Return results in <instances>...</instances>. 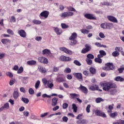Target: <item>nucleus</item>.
I'll list each match as a JSON object with an SVG mask.
<instances>
[{"instance_id":"f257e3e1","label":"nucleus","mask_w":124,"mask_h":124,"mask_svg":"<svg viewBox=\"0 0 124 124\" xmlns=\"http://www.w3.org/2000/svg\"><path fill=\"white\" fill-rule=\"evenodd\" d=\"M103 90L105 92H108V94L110 95H115L118 92L117 89V85L116 84L113 83L111 82H106L103 83Z\"/></svg>"},{"instance_id":"f03ea898","label":"nucleus","mask_w":124,"mask_h":124,"mask_svg":"<svg viewBox=\"0 0 124 124\" xmlns=\"http://www.w3.org/2000/svg\"><path fill=\"white\" fill-rule=\"evenodd\" d=\"M42 82L43 84H44L46 88H48V89H50L51 90L53 89V87H54V83L53 82V80H47L46 78H44L42 79Z\"/></svg>"},{"instance_id":"7ed1b4c3","label":"nucleus","mask_w":124,"mask_h":124,"mask_svg":"<svg viewBox=\"0 0 124 124\" xmlns=\"http://www.w3.org/2000/svg\"><path fill=\"white\" fill-rule=\"evenodd\" d=\"M78 35L76 32H74L72 34L71 36L69 37V39L71 41V45L74 46L76 45L77 43V41L76 40L77 38Z\"/></svg>"},{"instance_id":"20e7f679","label":"nucleus","mask_w":124,"mask_h":124,"mask_svg":"<svg viewBox=\"0 0 124 124\" xmlns=\"http://www.w3.org/2000/svg\"><path fill=\"white\" fill-rule=\"evenodd\" d=\"M105 65L106 66L103 67L104 70L109 71V70H113V69H115V66L113 65L112 63H107L105 64Z\"/></svg>"},{"instance_id":"39448f33","label":"nucleus","mask_w":124,"mask_h":124,"mask_svg":"<svg viewBox=\"0 0 124 124\" xmlns=\"http://www.w3.org/2000/svg\"><path fill=\"white\" fill-rule=\"evenodd\" d=\"M49 12L48 11H44L41 12L39 15V17L41 20L47 19L49 16Z\"/></svg>"},{"instance_id":"423d86ee","label":"nucleus","mask_w":124,"mask_h":124,"mask_svg":"<svg viewBox=\"0 0 124 124\" xmlns=\"http://www.w3.org/2000/svg\"><path fill=\"white\" fill-rule=\"evenodd\" d=\"M74 15V13L72 12H65L61 14L60 15L62 18H66L67 17H71Z\"/></svg>"},{"instance_id":"0eeeda50","label":"nucleus","mask_w":124,"mask_h":124,"mask_svg":"<svg viewBox=\"0 0 124 124\" xmlns=\"http://www.w3.org/2000/svg\"><path fill=\"white\" fill-rule=\"evenodd\" d=\"M39 62H41V63H44V64H47L49 61H48V59L46 58L45 57H39L37 59Z\"/></svg>"},{"instance_id":"6e6552de","label":"nucleus","mask_w":124,"mask_h":124,"mask_svg":"<svg viewBox=\"0 0 124 124\" xmlns=\"http://www.w3.org/2000/svg\"><path fill=\"white\" fill-rule=\"evenodd\" d=\"M59 50L66 53V54H68V55H72V54H73V52L72 51L69 50L65 47H60Z\"/></svg>"},{"instance_id":"1a4fd4ad","label":"nucleus","mask_w":124,"mask_h":124,"mask_svg":"<svg viewBox=\"0 0 124 124\" xmlns=\"http://www.w3.org/2000/svg\"><path fill=\"white\" fill-rule=\"evenodd\" d=\"M85 18L88 19V20H96V17L94 16L93 14H86L84 15Z\"/></svg>"},{"instance_id":"9d476101","label":"nucleus","mask_w":124,"mask_h":124,"mask_svg":"<svg viewBox=\"0 0 124 124\" xmlns=\"http://www.w3.org/2000/svg\"><path fill=\"white\" fill-rule=\"evenodd\" d=\"M107 19L110 22H112V23H118V19L115 17L112 16H108Z\"/></svg>"},{"instance_id":"9b49d317","label":"nucleus","mask_w":124,"mask_h":124,"mask_svg":"<svg viewBox=\"0 0 124 124\" xmlns=\"http://www.w3.org/2000/svg\"><path fill=\"white\" fill-rule=\"evenodd\" d=\"M95 113V114L97 115V116H100V117H102L103 118H107V117L105 113L102 112L99 110H96Z\"/></svg>"},{"instance_id":"f8f14e48","label":"nucleus","mask_w":124,"mask_h":124,"mask_svg":"<svg viewBox=\"0 0 124 124\" xmlns=\"http://www.w3.org/2000/svg\"><path fill=\"white\" fill-rule=\"evenodd\" d=\"M43 55H46V56H48V57H52V56H53V54H52L50 50L48 49H45L43 50Z\"/></svg>"},{"instance_id":"ddd939ff","label":"nucleus","mask_w":124,"mask_h":124,"mask_svg":"<svg viewBox=\"0 0 124 124\" xmlns=\"http://www.w3.org/2000/svg\"><path fill=\"white\" fill-rule=\"evenodd\" d=\"M19 90L18 88H16L15 89L14 92L13 93V97L15 99H17L19 97V93L18 92Z\"/></svg>"},{"instance_id":"4468645a","label":"nucleus","mask_w":124,"mask_h":124,"mask_svg":"<svg viewBox=\"0 0 124 124\" xmlns=\"http://www.w3.org/2000/svg\"><path fill=\"white\" fill-rule=\"evenodd\" d=\"M60 61H62V62H70L71 61V59L70 57H66L64 56H62L60 58Z\"/></svg>"},{"instance_id":"2eb2a0df","label":"nucleus","mask_w":124,"mask_h":124,"mask_svg":"<svg viewBox=\"0 0 124 124\" xmlns=\"http://www.w3.org/2000/svg\"><path fill=\"white\" fill-rule=\"evenodd\" d=\"M74 76L78 79V80H83V77H82V73H74Z\"/></svg>"},{"instance_id":"dca6fc26","label":"nucleus","mask_w":124,"mask_h":124,"mask_svg":"<svg viewBox=\"0 0 124 124\" xmlns=\"http://www.w3.org/2000/svg\"><path fill=\"white\" fill-rule=\"evenodd\" d=\"M85 47L86 48L81 50V53H82V54L88 53V52H89L91 50V46H90L88 45H85Z\"/></svg>"},{"instance_id":"f3484780","label":"nucleus","mask_w":124,"mask_h":124,"mask_svg":"<svg viewBox=\"0 0 124 124\" xmlns=\"http://www.w3.org/2000/svg\"><path fill=\"white\" fill-rule=\"evenodd\" d=\"M18 33L21 37L25 38L27 36V33L23 30L18 31Z\"/></svg>"},{"instance_id":"a211bd4d","label":"nucleus","mask_w":124,"mask_h":124,"mask_svg":"<svg viewBox=\"0 0 124 124\" xmlns=\"http://www.w3.org/2000/svg\"><path fill=\"white\" fill-rule=\"evenodd\" d=\"M38 70L41 73H45L46 71V68L43 66L39 65L38 67Z\"/></svg>"},{"instance_id":"6ab92c4d","label":"nucleus","mask_w":124,"mask_h":124,"mask_svg":"<svg viewBox=\"0 0 124 124\" xmlns=\"http://www.w3.org/2000/svg\"><path fill=\"white\" fill-rule=\"evenodd\" d=\"M79 89L81 91V92H83V93H85V94H87V93H88V89H87L86 87L80 85Z\"/></svg>"},{"instance_id":"aec40b11","label":"nucleus","mask_w":124,"mask_h":124,"mask_svg":"<svg viewBox=\"0 0 124 124\" xmlns=\"http://www.w3.org/2000/svg\"><path fill=\"white\" fill-rule=\"evenodd\" d=\"M77 97H80V95L79 94L70 93V98H72L73 99H76Z\"/></svg>"},{"instance_id":"412c9836","label":"nucleus","mask_w":124,"mask_h":124,"mask_svg":"<svg viewBox=\"0 0 124 124\" xmlns=\"http://www.w3.org/2000/svg\"><path fill=\"white\" fill-rule=\"evenodd\" d=\"M87 123L88 121L85 119H79L77 121V124H87Z\"/></svg>"},{"instance_id":"4be33fe9","label":"nucleus","mask_w":124,"mask_h":124,"mask_svg":"<svg viewBox=\"0 0 124 124\" xmlns=\"http://www.w3.org/2000/svg\"><path fill=\"white\" fill-rule=\"evenodd\" d=\"M114 81H117V82H124V78H123L122 77L118 76L115 77L114 78Z\"/></svg>"},{"instance_id":"5701e85b","label":"nucleus","mask_w":124,"mask_h":124,"mask_svg":"<svg viewBox=\"0 0 124 124\" xmlns=\"http://www.w3.org/2000/svg\"><path fill=\"white\" fill-rule=\"evenodd\" d=\"M109 117L110 118H112V119H116V117L118 116V112H114L113 113L110 112V113L109 114Z\"/></svg>"},{"instance_id":"b1692460","label":"nucleus","mask_w":124,"mask_h":124,"mask_svg":"<svg viewBox=\"0 0 124 124\" xmlns=\"http://www.w3.org/2000/svg\"><path fill=\"white\" fill-rule=\"evenodd\" d=\"M54 30L57 34H62V31L61 29L58 28H54Z\"/></svg>"},{"instance_id":"393cba45","label":"nucleus","mask_w":124,"mask_h":124,"mask_svg":"<svg viewBox=\"0 0 124 124\" xmlns=\"http://www.w3.org/2000/svg\"><path fill=\"white\" fill-rule=\"evenodd\" d=\"M27 63L28 64V65H35V64H36V61H29L27 62Z\"/></svg>"},{"instance_id":"a878e982","label":"nucleus","mask_w":124,"mask_h":124,"mask_svg":"<svg viewBox=\"0 0 124 124\" xmlns=\"http://www.w3.org/2000/svg\"><path fill=\"white\" fill-rule=\"evenodd\" d=\"M57 82H58V83H62V82H65V78L63 77H60L56 79Z\"/></svg>"},{"instance_id":"bb28decb","label":"nucleus","mask_w":124,"mask_h":124,"mask_svg":"<svg viewBox=\"0 0 124 124\" xmlns=\"http://www.w3.org/2000/svg\"><path fill=\"white\" fill-rule=\"evenodd\" d=\"M1 42H2L3 44H7V43H10L11 41L8 39H3L1 40Z\"/></svg>"},{"instance_id":"cd10ccee","label":"nucleus","mask_w":124,"mask_h":124,"mask_svg":"<svg viewBox=\"0 0 124 124\" xmlns=\"http://www.w3.org/2000/svg\"><path fill=\"white\" fill-rule=\"evenodd\" d=\"M107 29H113L114 28V25L112 23H106Z\"/></svg>"},{"instance_id":"c85d7f7f","label":"nucleus","mask_w":124,"mask_h":124,"mask_svg":"<svg viewBox=\"0 0 124 124\" xmlns=\"http://www.w3.org/2000/svg\"><path fill=\"white\" fill-rule=\"evenodd\" d=\"M57 102H58V98H53L52 100V106H56V105H57Z\"/></svg>"},{"instance_id":"c756f323","label":"nucleus","mask_w":124,"mask_h":124,"mask_svg":"<svg viewBox=\"0 0 124 124\" xmlns=\"http://www.w3.org/2000/svg\"><path fill=\"white\" fill-rule=\"evenodd\" d=\"M89 70L90 73H91L93 75L95 74L96 72V70L95 69V68L93 67H90Z\"/></svg>"},{"instance_id":"7c9ffc66","label":"nucleus","mask_w":124,"mask_h":124,"mask_svg":"<svg viewBox=\"0 0 124 124\" xmlns=\"http://www.w3.org/2000/svg\"><path fill=\"white\" fill-rule=\"evenodd\" d=\"M109 110H108V113H112V110L114 109V104L108 106Z\"/></svg>"},{"instance_id":"2f4dec72","label":"nucleus","mask_w":124,"mask_h":124,"mask_svg":"<svg viewBox=\"0 0 124 124\" xmlns=\"http://www.w3.org/2000/svg\"><path fill=\"white\" fill-rule=\"evenodd\" d=\"M80 31L82 33H83V34H88V33L90 32V31L84 29L80 30Z\"/></svg>"},{"instance_id":"473e14b6","label":"nucleus","mask_w":124,"mask_h":124,"mask_svg":"<svg viewBox=\"0 0 124 124\" xmlns=\"http://www.w3.org/2000/svg\"><path fill=\"white\" fill-rule=\"evenodd\" d=\"M21 101L24 102V103H25V104H28L29 102H30V100L29 99L25 98V97H22L21 98Z\"/></svg>"},{"instance_id":"72a5a7b5","label":"nucleus","mask_w":124,"mask_h":124,"mask_svg":"<svg viewBox=\"0 0 124 124\" xmlns=\"http://www.w3.org/2000/svg\"><path fill=\"white\" fill-rule=\"evenodd\" d=\"M85 61L87 64H88L89 65H92V64H93V60H92V59L86 58Z\"/></svg>"},{"instance_id":"f704fd0d","label":"nucleus","mask_w":124,"mask_h":124,"mask_svg":"<svg viewBox=\"0 0 124 124\" xmlns=\"http://www.w3.org/2000/svg\"><path fill=\"white\" fill-rule=\"evenodd\" d=\"M112 124H124V120H120L116 122H114Z\"/></svg>"},{"instance_id":"c9c22d12","label":"nucleus","mask_w":124,"mask_h":124,"mask_svg":"<svg viewBox=\"0 0 124 124\" xmlns=\"http://www.w3.org/2000/svg\"><path fill=\"white\" fill-rule=\"evenodd\" d=\"M103 101H104V99L100 97L97 98L95 99V102L97 103H100V102H103Z\"/></svg>"},{"instance_id":"e433bc0d","label":"nucleus","mask_w":124,"mask_h":124,"mask_svg":"<svg viewBox=\"0 0 124 124\" xmlns=\"http://www.w3.org/2000/svg\"><path fill=\"white\" fill-rule=\"evenodd\" d=\"M32 23H34L35 25H40V24H41V21L34 19L32 20Z\"/></svg>"},{"instance_id":"4c0bfd02","label":"nucleus","mask_w":124,"mask_h":124,"mask_svg":"<svg viewBox=\"0 0 124 124\" xmlns=\"http://www.w3.org/2000/svg\"><path fill=\"white\" fill-rule=\"evenodd\" d=\"M87 59H89L90 60H93L94 59V56L92 54H88L87 55Z\"/></svg>"},{"instance_id":"58836bf2","label":"nucleus","mask_w":124,"mask_h":124,"mask_svg":"<svg viewBox=\"0 0 124 124\" xmlns=\"http://www.w3.org/2000/svg\"><path fill=\"white\" fill-rule=\"evenodd\" d=\"M94 62H97L98 63H102V60L101 58H95Z\"/></svg>"},{"instance_id":"ea45409f","label":"nucleus","mask_w":124,"mask_h":124,"mask_svg":"<svg viewBox=\"0 0 124 124\" xmlns=\"http://www.w3.org/2000/svg\"><path fill=\"white\" fill-rule=\"evenodd\" d=\"M124 70V65H122L120 66V68L118 69V71L119 73H123Z\"/></svg>"},{"instance_id":"a19ab883","label":"nucleus","mask_w":124,"mask_h":124,"mask_svg":"<svg viewBox=\"0 0 124 124\" xmlns=\"http://www.w3.org/2000/svg\"><path fill=\"white\" fill-rule=\"evenodd\" d=\"M7 32L8 34H10V35H14V32L11 29L7 30Z\"/></svg>"},{"instance_id":"79ce46f5","label":"nucleus","mask_w":124,"mask_h":124,"mask_svg":"<svg viewBox=\"0 0 124 124\" xmlns=\"http://www.w3.org/2000/svg\"><path fill=\"white\" fill-rule=\"evenodd\" d=\"M40 85V81L38 80L35 84V88L36 90H37L39 88V85Z\"/></svg>"},{"instance_id":"37998d69","label":"nucleus","mask_w":124,"mask_h":124,"mask_svg":"<svg viewBox=\"0 0 124 124\" xmlns=\"http://www.w3.org/2000/svg\"><path fill=\"white\" fill-rule=\"evenodd\" d=\"M24 71V68L23 67H20L17 70L18 74H21Z\"/></svg>"},{"instance_id":"c03bdc74","label":"nucleus","mask_w":124,"mask_h":124,"mask_svg":"<svg viewBox=\"0 0 124 124\" xmlns=\"http://www.w3.org/2000/svg\"><path fill=\"white\" fill-rule=\"evenodd\" d=\"M120 55V53H119V51H114L112 53V55L113 56V57H118V56H119Z\"/></svg>"},{"instance_id":"a18cd8bd","label":"nucleus","mask_w":124,"mask_h":124,"mask_svg":"<svg viewBox=\"0 0 124 124\" xmlns=\"http://www.w3.org/2000/svg\"><path fill=\"white\" fill-rule=\"evenodd\" d=\"M61 27L62 28V29H68V28H69V26H68V25H67L65 23H62L61 24Z\"/></svg>"},{"instance_id":"49530a36","label":"nucleus","mask_w":124,"mask_h":124,"mask_svg":"<svg viewBox=\"0 0 124 124\" xmlns=\"http://www.w3.org/2000/svg\"><path fill=\"white\" fill-rule=\"evenodd\" d=\"M11 23H16V18L14 16H12L10 19Z\"/></svg>"},{"instance_id":"de8ad7c7","label":"nucleus","mask_w":124,"mask_h":124,"mask_svg":"<svg viewBox=\"0 0 124 124\" xmlns=\"http://www.w3.org/2000/svg\"><path fill=\"white\" fill-rule=\"evenodd\" d=\"M74 63H75V64L76 65H78V66H81V65H82V64H81L80 62L78 61V60H75L74 61Z\"/></svg>"},{"instance_id":"09e8293b","label":"nucleus","mask_w":124,"mask_h":124,"mask_svg":"<svg viewBox=\"0 0 124 124\" xmlns=\"http://www.w3.org/2000/svg\"><path fill=\"white\" fill-rule=\"evenodd\" d=\"M90 90H91V91H95V90H97V91H98V86H91L90 87Z\"/></svg>"},{"instance_id":"8fccbe9b","label":"nucleus","mask_w":124,"mask_h":124,"mask_svg":"<svg viewBox=\"0 0 124 124\" xmlns=\"http://www.w3.org/2000/svg\"><path fill=\"white\" fill-rule=\"evenodd\" d=\"M77 106H76V104H73L72 105V109H73L74 112H75V113L77 112Z\"/></svg>"},{"instance_id":"3c124183","label":"nucleus","mask_w":124,"mask_h":124,"mask_svg":"<svg viewBox=\"0 0 124 124\" xmlns=\"http://www.w3.org/2000/svg\"><path fill=\"white\" fill-rule=\"evenodd\" d=\"M64 73H70L71 69L69 68H66L64 70Z\"/></svg>"},{"instance_id":"603ef678","label":"nucleus","mask_w":124,"mask_h":124,"mask_svg":"<svg viewBox=\"0 0 124 124\" xmlns=\"http://www.w3.org/2000/svg\"><path fill=\"white\" fill-rule=\"evenodd\" d=\"M68 11H74V12H76L77 13V11H76V10L72 7H69V8H68Z\"/></svg>"},{"instance_id":"864d4df0","label":"nucleus","mask_w":124,"mask_h":124,"mask_svg":"<svg viewBox=\"0 0 124 124\" xmlns=\"http://www.w3.org/2000/svg\"><path fill=\"white\" fill-rule=\"evenodd\" d=\"M83 74L85 76H89L90 75V72L89 71L85 70L83 71Z\"/></svg>"},{"instance_id":"5fc2aeb1","label":"nucleus","mask_w":124,"mask_h":124,"mask_svg":"<svg viewBox=\"0 0 124 124\" xmlns=\"http://www.w3.org/2000/svg\"><path fill=\"white\" fill-rule=\"evenodd\" d=\"M5 109H9V103H6L4 104V106H3Z\"/></svg>"},{"instance_id":"6e6d98bb","label":"nucleus","mask_w":124,"mask_h":124,"mask_svg":"<svg viewBox=\"0 0 124 124\" xmlns=\"http://www.w3.org/2000/svg\"><path fill=\"white\" fill-rule=\"evenodd\" d=\"M99 53L103 56V57H104V56H106V52L104 50H100Z\"/></svg>"},{"instance_id":"4d7b16f0","label":"nucleus","mask_w":124,"mask_h":124,"mask_svg":"<svg viewBox=\"0 0 124 124\" xmlns=\"http://www.w3.org/2000/svg\"><path fill=\"white\" fill-rule=\"evenodd\" d=\"M6 75L9 76L10 78H12V77H13V74H12L11 72H7L6 73Z\"/></svg>"},{"instance_id":"13d9d810","label":"nucleus","mask_w":124,"mask_h":124,"mask_svg":"<svg viewBox=\"0 0 124 124\" xmlns=\"http://www.w3.org/2000/svg\"><path fill=\"white\" fill-rule=\"evenodd\" d=\"M29 93L30 94H33L34 93V90L32 88H30L29 90Z\"/></svg>"},{"instance_id":"bf43d9fd","label":"nucleus","mask_w":124,"mask_h":124,"mask_svg":"<svg viewBox=\"0 0 124 124\" xmlns=\"http://www.w3.org/2000/svg\"><path fill=\"white\" fill-rule=\"evenodd\" d=\"M48 114V112H45L44 113L41 114L40 117L41 118H45V117H46V116H47Z\"/></svg>"},{"instance_id":"052dcab7","label":"nucleus","mask_w":124,"mask_h":124,"mask_svg":"<svg viewBox=\"0 0 124 124\" xmlns=\"http://www.w3.org/2000/svg\"><path fill=\"white\" fill-rule=\"evenodd\" d=\"M62 120H63V122H64V123H67L68 118H67L66 116H64L62 117Z\"/></svg>"},{"instance_id":"680f3d73","label":"nucleus","mask_w":124,"mask_h":124,"mask_svg":"<svg viewBox=\"0 0 124 124\" xmlns=\"http://www.w3.org/2000/svg\"><path fill=\"white\" fill-rule=\"evenodd\" d=\"M90 108H91V105H88L87 107H86V112L87 113H90Z\"/></svg>"},{"instance_id":"e2e57ef3","label":"nucleus","mask_w":124,"mask_h":124,"mask_svg":"<svg viewBox=\"0 0 124 124\" xmlns=\"http://www.w3.org/2000/svg\"><path fill=\"white\" fill-rule=\"evenodd\" d=\"M99 36H100V37L101 38H105V35H104V34L102 32H100L99 34Z\"/></svg>"},{"instance_id":"0e129e2a","label":"nucleus","mask_w":124,"mask_h":124,"mask_svg":"<svg viewBox=\"0 0 124 124\" xmlns=\"http://www.w3.org/2000/svg\"><path fill=\"white\" fill-rule=\"evenodd\" d=\"M121 50H123V47H115V51L117 52H120Z\"/></svg>"},{"instance_id":"69168bd1","label":"nucleus","mask_w":124,"mask_h":124,"mask_svg":"<svg viewBox=\"0 0 124 124\" xmlns=\"http://www.w3.org/2000/svg\"><path fill=\"white\" fill-rule=\"evenodd\" d=\"M101 28L102 29H107L106 23L101 24Z\"/></svg>"},{"instance_id":"338daca9","label":"nucleus","mask_w":124,"mask_h":124,"mask_svg":"<svg viewBox=\"0 0 124 124\" xmlns=\"http://www.w3.org/2000/svg\"><path fill=\"white\" fill-rule=\"evenodd\" d=\"M68 107V104L67 103H64L62 105V108L63 109H66Z\"/></svg>"},{"instance_id":"774afa93","label":"nucleus","mask_w":124,"mask_h":124,"mask_svg":"<svg viewBox=\"0 0 124 124\" xmlns=\"http://www.w3.org/2000/svg\"><path fill=\"white\" fill-rule=\"evenodd\" d=\"M59 67H56V66H54L53 67V71L54 72H58V71H59Z\"/></svg>"}]
</instances>
